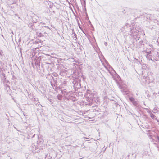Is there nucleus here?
Wrapping results in <instances>:
<instances>
[{"label": "nucleus", "instance_id": "f257e3e1", "mask_svg": "<svg viewBox=\"0 0 159 159\" xmlns=\"http://www.w3.org/2000/svg\"><path fill=\"white\" fill-rule=\"evenodd\" d=\"M86 99L87 102L86 104L89 106H96L97 103L99 102V97L96 96L91 95L90 97H88Z\"/></svg>", "mask_w": 159, "mask_h": 159}, {"label": "nucleus", "instance_id": "f03ea898", "mask_svg": "<svg viewBox=\"0 0 159 159\" xmlns=\"http://www.w3.org/2000/svg\"><path fill=\"white\" fill-rule=\"evenodd\" d=\"M140 30V27L139 26H137V25L134 26L130 30V35L133 38L134 43H135V40L137 41L139 39V37L138 34Z\"/></svg>", "mask_w": 159, "mask_h": 159}, {"label": "nucleus", "instance_id": "7ed1b4c3", "mask_svg": "<svg viewBox=\"0 0 159 159\" xmlns=\"http://www.w3.org/2000/svg\"><path fill=\"white\" fill-rule=\"evenodd\" d=\"M152 75L151 73H148L147 76H144L143 77V81L146 83L148 84L152 82L153 81Z\"/></svg>", "mask_w": 159, "mask_h": 159}, {"label": "nucleus", "instance_id": "20e7f679", "mask_svg": "<svg viewBox=\"0 0 159 159\" xmlns=\"http://www.w3.org/2000/svg\"><path fill=\"white\" fill-rule=\"evenodd\" d=\"M129 99L132 103L135 106H137L138 105V103L135 99L132 97H129Z\"/></svg>", "mask_w": 159, "mask_h": 159}, {"label": "nucleus", "instance_id": "39448f33", "mask_svg": "<svg viewBox=\"0 0 159 159\" xmlns=\"http://www.w3.org/2000/svg\"><path fill=\"white\" fill-rule=\"evenodd\" d=\"M71 94V92H67L65 94V97L68 100H71L72 99V97L70 95Z\"/></svg>", "mask_w": 159, "mask_h": 159}, {"label": "nucleus", "instance_id": "423d86ee", "mask_svg": "<svg viewBox=\"0 0 159 159\" xmlns=\"http://www.w3.org/2000/svg\"><path fill=\"white\" fill-rule=\"evenodd\" d=\"M135 41V40L134 41ZM135 42L134 44V43H133V44L134 46H136L137 48H140L142 47H143V42L142 41H139V42L138 44H137V43L136 44V45H135ZM133 43H134L133 42Z\"/></svg>", "mask_w": 159, "mask_h": 159}, {"label": "nucleus", "instance_id": "0eeeda50", "mask_svg": "<svg viewBox=\"0 0 159 159\" xmlns=\"http://www.w3.org/2000/svg\"><path fill=\"white\" fill-rule=\"evenodd\" d=\"M155 60L157 61L156 63V68H158L159 70V59L158 60V59L157 58H155Z\"/></svg>", "mask_w": 159, "mask_h": 159}, {"label": "nucleus", "instance_id": "6e6552de", "mask_svg": "<svg viewBox=\"0 0 159 159\" xmlns=\"http://www.w3.org/2000/svg\"><path fill=\"white\" fill-rule=\"evenodd\" d=\"M147 53L146 55V57L147 59L148 60H152V59L150 57H149V53H150L149 52H147Z\"/></svg>", "mask_w": 159, "mask_h": 159}, {"label": "nucleus", "instance_id": "1a4fd4ad", "mask_svg": "<svg viewBox=\"0 0 159 159\" xmlns=\"http://www.w3.org/2000/svg\"><path fill=\"white\" fill-rule=\"evenodd\" d=\"M150 117L153 119H155L156 116L154 115L153 114V113L151 112L150 114Z\"/></svg>", "mask_w": 159, "mask_h": 159}, {"label": "nucleus", "instance_id": "9d476101", "mask_svg": "<svg viewBox=\"0 0 159 159\" xmlns=\"http://www.w3.org/2000/svg\"><path fill=\"white\" fill-rule=\"evenodd\" d=\"M5 81H6V83H7V84H6V85H5V86H6V88H9V86L8 85V83H9V81L8 80L7 81L6 80V78H5V79L4 80V81L5 82Z\"/></svg>", "mask_w": 159, "mask_h": 159}, {"label": "nucleus", "instance_id": "9b49d317", "mask_svg": "<svg viewBox=\"0 0 159 159\" xmlns=\"http://www.w3.org/2000/svg\"><path fill=\"white\" fill-rule=\"evenodd\" d=\"M61 93L63 94H65V95L66 94V93L67 92H66V89H64L63 90H61Z\"/></svg>", "mask_w": 159, "mask_h": 159}, {"label": "nucleus", "instance_id": "f8f14e48", "mask_svg": "<svg viewBox=\"0 0 159 159\" xmlns=\"http://www.w3.org/2000/svg\"><path fill=\"white\" fill-rule=\"evenodd\" d=\"M57 99L60 100H61L62 99V96L60 94H58L57 95Z\"/></svg>", "mask_w": 159, "mask_h": 159}, {"label": "nucleus", "instance_id": "ddd939ff", "mask_svg": "<svg viewBox=\"0 0 159 159\" xmlns=\"http://www.w3.org/2000/svg\"><path fill=\"white\" fill-rule=\"evenodd\" d=\"M36 17H37H37H37V16H34V17H33V19H34V18H35L36 19V20H33V23H35L36 22H37V19H36Z\"/></svg>", "mask_w": 159, "mask_h": 159}, {"label": "nucleus", "instance_id": "4468645a", "mask_svg": "<svg viewBox=\"0 0 159 159\" xmlns=\"http://www.w3.org/2000/svg\"><path fill=\"white\" fill-rule=\"evenodd\" d=\"M145 109L147 111V112L149 114L152 112L151 111L149 110L148 108H145Z\"/></svg>", "mask_w": 159, "mask_h": 159}, {"label": "nucleus", "instance_id": "2eb2a0df", "mask_svg": "<svg viewBox=\"0 0 159 159\" xmlns=\"http://www.w3.org/2000/svg\"><path fill=\"white\" fill-rule=\"evenodd\" d=\"M79 24L78 23V25L79 26V27L81 29V30H82V32L85 34V35H86V33H85V32H84V31L82 30V29L81 27H80V25H79Z\"/></svg>", "mask_w": 159, "mask_h": 159}, {"label": "nucleus", "instance_id": "dca6fc26", "mask_svg": "<svg viewBox=\"0 0 159 159\" xmlns=\"http://www.w3.org/2000/svg\"><path fill=\"white\" fill-rule=\"evenodd\" d=\"M81 3L82 4H85V0H81Z\"/></svg>", "mask_w": 159, "mask_h": 159}, {"label": "nucleus", "instance_id": "f3484780", "mask_svg": "<svg viewBox=\"0 0 159 159\" xmlns=\"http://www.w3.org/2000/svg\"><path fill=\"white\" fill-rule=\"evenodd\" d=\"M33 24L32 23H30L29 24V27H32V28H33Z\"/></svg>", "mask_w": 159, "mask_h": 159}, {"label": "nucleus", "instance_id": "a211bd4d", "mask_svg": "<svg viewBox=\"0 0 159 159\" xmlns=\"http://www.w3.org/2000/svg\"><path fill=\"white\" fill-rule=\"evenodd\" d=\"M73 31H74V30H72L73 34L74 33V37H75V38L76 39L77 38V35H76V34H75V33H74Z\"/></svg>", "mask_w": 159, "mask_h": 159}, {"label": "nucleus", "instance_id": "6ab92c4d", "mask_svg": "<svg viewBox=\"0 0 159 159\" xmlns=\"http://www.w3.org/2000/svg\"><path fill=\"white\" fill-rule=\"evenodd\" d=\"M149 138L151 139H152L153 140V138H152V136L151 135H149Z\"/></svg>", "mask_w": 159, "mask_h": 159}, {"label": "nucleus", "instance_id": "aec40b11", "mask_svg": "<svg viewBox=\"0 0 159 159\" xmlns=\"http://www.w3.org/2000/svg\"><path fill=\"white\" fill-rule=\"evenodd\" d=\"M157 94V93H156L155 92H154L153 93V95L155 97V98L156 97V95Z\"/></svg>", "mask_w": 159, "mask_h": 159}, {"label": "nucleus", "instance_id": "412c9836", "mask_svg": "<svg viewBox=\"0 0 159 159\" xmlns=\"http://www.w3.org/2000/svg\"><path fill=\"white\" fill-rule=\"evenodd\" d=\"M62 84H63L65 85L66 84V81H64Z\"/></svg>", "mask_w": 159, "mask_h": 159}, {"label": "nucleus", "instance_id": "4be33fe9", "mask_svg": "<svg viewBox=\"0 0 159 159\" xmlns=\"http://www.w3.org/2000/svg\"><path fill=\"white\" fill-rule=\"evenodd\" d=\"M83 138L84 139H89V138H86V137H83Z\"/></svg>", "mask_w": 159, "mask_h": 159}, {"label": "nucleus", "instance_id": "5701e85b", "mask_svg": "<svg viewBox=\"0 0 159 159\" xmlns=\"http://www.w3.org/2000/svg\"><path fill=\"white\" fill-rule=\"evenodd\" d=\"M142 32H143V34L142 35H144L145 34H144V32L143 31V30H142Z\"/></svg>", "mask_w": 159, "mask_h": 159}, {"label": "nucleus", "instance_id": "b1692460", "mask_svg": "<svg viewBox=\"0 0 159 159\" xmlns=\"http://www.w3.org/2000/svg\"><path fill=\"white\" fill-rule=\"evenodd\" d=\"M35 135V134H34V135L33 136L32 138H34V136Z\"/></svg>", "mask_w": 159, "mask_h": 159}, {"label": "nucleus", "instance_id": "393cba45", "mask_svg": "<svg viewBox=\"0 0 159 159\" xmlns=\"http://www.w3.org/2000/svg\"><path fill=\"white\" fill-rule=\"evenodd\" d=\"M158 22L157 20H155V21H154V22Z\"/></svg>", "mask_w": 159, "mask_h": 159}, {"label": "nucleus", "instance_id": "a878e982", "mask_svg": "<svg viewBox=\"0 0 159 159\" xmlns=\"http://www.w3.org/2000/svg\"><path fill=\"white\" fill-rule=\"evenodd\" d=\"M45 27H46V28H48V29H49V27H48V26H45Z\"/></svg>", "mask_w": 159, "mask_h": 159}, {"label": "nucleus", "instance_id": "bb28decb", "mask_svg": "<svg viewBox=\"0 0 159 159\" xmlns=\"http://www.w3.org/2000/svg\"><path fill=\"white\" fill-rule=\"evenodd\" d=\"M3 76H4V77H5V74H3Z\"/></svg>", "mask_w": 159, "mask_h": 159}, {"label": "nucleus", "instance_id": "cd10ccee", "mask_svg": "<svg viewBox=\"0 0 159 159\" xmlns=\"http://www.w3.org/2000/svg\"><path fill=\"white\" fill-rule=\"evenodd\" d=\"M157 54L158 55V57H159V54H158V52H157Z\"/></svg>", "mask_w": 159, "mask_h": 159}, {"label": "nucleus", "instance_id": "c85d7f7f", "mask_svg": "<svg viewBox=\"0 0 159 159\" xmlns=\"http://www.w3.org/2000/svg\"><path fill=\"white\" fill-rule=\"evenodd\" d=\"M151 111H152V112H153V110H152Z\"/></svg>", "mask_w": 159, "mask_h": 159}, {"label": "nucleus", "instance_id": "c756f323", "mask_svg": "<svg viewBox=\"0 0 159 159\" xmlns=\"http://www.w3.org/2000/svg\"><path fill=\"white\" fill-rule=\"evenodd\" d=\"M158 93L159 94V93Z\"/></svg>", "mask_w": 159, "mask_h": 159}]
</instances>
